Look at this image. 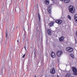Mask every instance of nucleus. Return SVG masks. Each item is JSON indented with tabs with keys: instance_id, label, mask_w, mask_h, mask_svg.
<instances>
[{
	"instance_id": "nucleus-1",
	"label": "nucleus",
	"mask_w": 77,
	"mask_h": 77,
	"mask_svg": "<svg viewBox=\"0 0 77 77\" xmlns=\"http://www.w3.org/2000/svg\"><path fill=\"white\" fill-rule=\"evenodd\" d=\"M69 12L72 14H74L75 12L74 7H73L72 6H70L69 7Z\"/></svg>"
},
{
	"instance_id": "nucleus-2",
	"label": "nucleus",
	"mask_w": 77,
	"mask_h": 77,
	"mask_svg": "<svg viewBox=\"0 0 77 77\" xmlns=\"http://www.w3.org/2000/svg\"><path fill=\"white\" fill-rule=\"evenodd\" d=\"M72 71L73 72V75H77V69L75 67H72Z\"/></svg>"
},
{
	"instance_id": "nucleus-3",
	"label": "nucleus",
	"mask_w": 77,
	"mask_h": 77,
	"mask_svg": "<svg viewBox=\"0 0 77 77\" xmlns=\"http://www.w3.org/2000/svg\"><path fill=\"white\" fill-rule=\"evenodd\" d=\"M66 50L68 51V52H72L73 50H74V49L72 48V47H70L69 48H66Z\"/></svg>"
},
{
	"instance_id": "nucleus-4",
	"label": "nucleus",
	"mask_w": 77,
	"mask_h": 77,
	"mask_svg": "<svg viewBox=\"0 0 77 77\" xmlns=\"http://www.w3.org/2000/svg\"><path fill=\"white\" fill-rule=\"evenodd\" d=\"M62 54V51H59L57 52V54L58 57H60Z\"/></svg>"
},
{
	"instance_id": "nucleus-5",
	"label": "nucleus",
	"mask_w": 77,
	"mask_h": 77,
	"mask_svg": "<svg viewBox=\"0 0 77 77\" xmlns=\"http://www.w3.org/2000/svg\"><path fill=\"white\" fill-rule=\"evenodd\" d=\"M56 71L55 70V69L54 67L52 68L50 70V72L52 74H54L55 73Z\"/></svg>"
},
{
	"instance_id": "nucleus-6",
	"label": "nucleus",
	"mask_w": 77,
	"mask_h": 77,
	"mask_svg": "<svg viewBox=\"0 0 77 77\" xmlns=\"http://www.w3.org/2000/svg\"><path fill=\"white\" fill-rule=\"evenodd\" d=\"M55 22L56 23L58 24H60L62 23V20H55Z\"/></svg>"
},
{
	"instance_id": "nucleus-7",
	"label": "nucleus",
	"mask_w": 77,
	"mask_h": 77,
	"mask_svg": "<svg viewBox=\"0 0 77 77\" xmlns=\"http://www.w3.org/2000/svg\"><path fill=\"white\" fill-rule=\"evenodd\" d=\"M51 57H52L53 58H54L56 56V55L55 54V53L54 52L52 51V53L51 54Z\"/></svg>"
},
{
	"instance_id": "nucleus-8",
	"label": "nucleus",
	"mask_w": 77,
	"mask_h": 77,
	"mask_svg": "<svg viewBox=\"0 0 77 77\" xmlns=\"http://www.w3.org/2000/svg\"><path fill=\"white\" fill-rule=\"evenodd\" d=\"M60 1H63L64 3H69V2H70V0H60Z\"/></svg>"
},
{
	"instance_id": "nucleus-9",
	"label": "nucleus",
	"mask_w": 77,
	"mask_h": 77,
	"mask_svg": "<svg viewBox=\"0 0 77 77\" xmlns=\"http://www.w3.org/2000/svg\"><path fill=\"white\" fill-rule=\"evenodd\" d=\"M64 39V37H62L59 38V41L60 42H63Z\"/></svg>"
},
{
	"instance_id": "nucleus-10",
	"label": "nucleus",
	"mask_w": 77,
	"mask_h": 77,
	"mask_svg": "<svg viewBox=\"0 0 77 77\" xmlns=\"http://www.w3.org/2000/svg\"><path fill=\"white\" fill-rule=\"evenodd\" d=\"M74 19L75 20V22L77 23V14H75L74 16Z\"/></svg>"
},
{
	"instance_id": "nucleus-11",
	"label": "nucleus",
	"mask_w": 77,
	"mask_h": 77,
	"mask_svg": "<svg viewBox=\"0 0 77 77\" xmlns=\"http://www.w3.org/2000/svg\"><path fill=\"white\" fill-rule=\"evenodd\" d=\"M45 3L46 5H49V4H50V2L46 0L45 1Z\"/></svg>"
},
{
	"instance_id": "nucleus-12",
	"label": "nucleus",
	"mask_w": 77,
	"mask_h": 77,
	"mask_svg": "<svg viewBox=\"0 0 77 77\" xmlns=\"http://www.w3.org/2000/svg\"><path fill=\"white\" fill-rule=\"evenodd\" d=\"M48 33L49 35H51V30L50 29H48Z\"/></svg>"
},
{
	"instance_id": "nucleus-13",
	"label": "nucleus",
	"mask_w": 77,
	"mask_h": 77,
	"mask_svg": "<svg viewBox=\"0 0 77 77\" xmlns=\"http://www.w3.org/2000/svg\"><path fill=\"white\" fill-rule=\"evenodd\" d=\"M54 24V23L53 22H51L49 24V26H50V27H52V26H53Z\"/></svg>"
},
{
	"instance_id": "nucleus-14",
	"label": "nucleus",
	"mask_w": 77,
	"mask_h": 77,
	"mask_svg": "<svg viewBox=\"0 0 77 77\" xmlns=\"http://www.w3.org/2000/svg\"><path fill=\"white\" fill-rule=\"evenodd\" d=\"M2 69H1V70L2 71H3V68H5V63H2Z\"/></svg>"
},
{
	"instance_id": "nucleus-15",
	"label": "nucleus",
	"mask_w": 77,
	"mask_h": 77,
	"mask_svg": "<svg viewBox=\"0 0 77 77\" xmlns=\"http://www.w3.org/2000/svg\"><path fill=\"white\" fill-rule=\"evenodd\" d=\"M71 77V74L70 73H67L66 74L65 77Z\"/></svg>"
},
{
	"instance_id": "nucleus-16",
	"label": "nucleus",
	"mask_w": 77,
	"mask_h": 77,
	"mask_svg": "<svg viewBox=\"0 0 77 77\" xmlns=\"http://www.w3.org/2000/svg\"><path fill=\"white\" fill-rule=\"evenodd\" d=\"M48 12L50 14H51V10L48 9Z\"/></svg>"
},
{
	"instance_id": "nucleus-17",
	"label": "nucleus",
	"mask_w": 77,
	"mask_h": 77,
	"mask_svg": "<svg viewBox=\"0 0 77 77\" xmlns=\"http://www.w3.org/2000/svg\"><path fill=\"white\" fill-rule=\"evenodd\" d=\"M5 34L6 35V38H7V37H8V31H7V29L6 30V31L5 32Z\"/></svg>"
},
{
	"instance_id": "nucleus-18",
	"label": "nucleus",
	"mask_w": 77,
	"mask_h": 77,
	"mask_svg": "<svg viewBox=\"0 0 77 77\" xmlns=\"http://www.w3.org/2000/svg\"><path fill=\"white\" fill-rule=\"evenodd\" d=\"M8 66H9V67H11V66H12V62H11V63H8Z\"/></svg>"
},
{
	"instance_id": "nucleus-19",
	"label": "nucleus",
	"mask_w": 77,
	"mask_h": 77,
	"mask_svg": "<svg viewBox=\"0 0 77 77\" xmlns=\"http://www.w3.org/2000/svg\"><path fill=\"white\" fill-rule=\"evenodd\" d=\"M34 54H36V49H34Z\"/></svg>"
},
{
	"instance_id": "nucleus-20",
	"label": "nucleus",
	"mask_w": 77,
	"mask_h": 77,
	"mask_svg": "<svg viewBox=\"0 0 77 77\" xmlns=\"http://www.w3.org/2000/svg\"><path fill=\"white\" fill-rule=\"evenodd\" d=\"M51 8H52L51 6H49L48 7V9L51 10Z\"/></svg>"
},
{
	"instance_id": "nucleus-21",
	"label": "nucleus",
	"mask_w": 77,
	"mask_h": 77,
	"mask_svg": "<svg viewBox=\"0 0 77 77\" xmlns=\"http://www.w3.org/2000/svg\"><path fill=\"white\" fill-rule=\"evenodd\" d=\"M38 18H39V21H40V15L39 14V13H38Z\"/></svg>"
},
{
	"instance_id": "nucleus-22",
	"label": "nucleus",
	"mask_w": 77,
	"mask_h": 77,
	"mask_svg": "<svg viewBox=\"0 0 77 77\" xmlns=\"http://www.w3.org/2000/svg\"><path fill=\"white\" fill-rule=\"evenodd\" d=\"M68 18L69 19V20H71V17H70L69 15H68Z\"/></svg>"
},
{
	"instance_id": "nucleus-23",
	"label": "nucleus",
	"mask_w": 77,
	"mask_h": 77,
	"mask_svg": "<svg viewBox=\"0 0 77 77\" xmlns=\"http://www.w3.org/2000/svg\"><path fill=\"white\" fill-rule=\"evenodd\" d=\"M70 56L72 57V58H73V57H74V55L72 54H70Z\"/></svg>"
},
{
	"instance_id": "nucleus-24",
	"label": "nucleus",
	"mask_w": 77,
	"mask_h": 77,
	"mask_svg": "<svg viewBox=\"0 0 77 77\" xmlns=\"http://www.w3.org/2000/svg\"><path fill=\"white\" fill-rule=\"evenodd\" d=\"M36 54H35L34 56L33 57V58H34V59H35L36 58Z\"/></svg>"
},
{
	"instance_id": "nucleus-25",
	"label": "nucleus",
	"mask_w": 77,
	"mask_h": 77,
	"mask_svg": "<svg viewBox=\"0 0 77 77\" xmlns=\"http://www.w3.org/2000/svg\"><path fill=\"white\" fill-rule=\"evenodd\" d=\"M16 9L17 10H20V8L19 7H18V8H16Z\"/></svg>"
},
{
	"instance_id": "nucleus-26",
	"label": "nucleus",
	"mask_w": 77,
	"mask_h": 77,
	"mask_svg": "<svg viewBox=\"0 0 77 77\" xmlns=\"http://www.w3.org/2000/svg\"><path fill=\"white\" fill-rule=\"evenodd\" d=\"M39 24V21H38V23H36V24H37V25H38Z\"/></svg>"
},
{
	"instance_id": "nucleus-27",
	"label": "nucleus",
	"mask_w": 77,
	"mask_h": 77,
	"mask_svg": "<svg viewBox=\"0 0 77 77\" xmlns=\"http://www.w3.org/2000/svg\"><path fill=\"white\" fill-rule=\"evenodd\" d=\"M25 56H26V55L25 54H24L23 57V58H24V57H25Z\"/></svg>"
},
{
	"instance_id": "nucleus-28",
	"label": "nucleus",
	"mask_w": 77,
	"mask_h": 77,
	"mask_svg": "<svg viewBox=\"0 0 77 77\" xmlns=\"http://www.w3.org/2000/svg\"><path fill=\"white\" fill-rule=\"evenodd\" d=\"M0 77H3V75H2V74L0 75Z\"/></svg>"
},
{
	"instance_id": "nucleus-29",
	"label": "nucleus",
	"mask_w": 77,
	"mask_h": 77,
	"mask_svg": "<svg viewBox=\"0 0 77 77\" xmlns=\"http://www.w3.org/2000/svg\"><path fill=\"white\" fill-rule=\"evenodd\" d=\"M24 37H25L26 36V33L24 34Z\"/></svg>"
},
{
	"instance_id": "nucleus-30",
	"label": "nucleus",
	"mask_w": 77,
	"mask_h": 77,
	"mask_svg": "<svg viewBox=\"0 0 77 77\" xmlns=\"http://www.w3.org/2000/svg\"><path fill=\"white\" fill-rule=\"evenodd\" d=\"M76 36L77 37V31L76 32Z\"/></svg>"
},
{
	"instance_id": "nucleus-31",
	"label": "nucleus",
	"mask_w": 77,
	"mask_h": 77,
	"mask_svg": "<svg viewBox=\"0 0 77 77\" xmlns=\"http://www.w3.org/2000/svg\"><path fill=\"white\" fill-rule=\"evenodd\" d=\"M17 42H18V43L19 42V40H18L17 41Z\"/></svg>"
},
{
	"instance_id": "nucleus-32",
	"label": "nucleus",
	"mask_w": 77,
	"mask_h": 77,
	"mask_svg": "<svg viewBox=\"0 0 77 77\" xmlns=\"http://www.w3.org/2000/svg\"><path fill=\"white\" fill-rule=\"evenodd\" d=\"M25 49L26 50V51H27V50L26 49V46L24 47Z\"/></svg>"
},
{
	"instance_id": "nucleus-33",
	"label": "nucleus",
	"mask_w": 77,
	"mask_h": 77,
	"mask_svg": "<svg viewBox=\"0 0 77 77\" xmlns=\"http://www.w3.org/2000/svg\"><path fill=\"white\" fill-rule=\"evenodd\" d=\"M57 77H59V75H57Z\"/></svg>"
},
{
	"instance_id": "nucleus-34",
	"label": "nucleus",
	"mask_w": 77,
	"mask_h": 77,
	"mask_svg": "<svg viewBox=\"0 0 77 77\" xmlns=\"http://www.w3.org/2000/svg\"><path fill=\"white\" fill-rule=\"evenodd\" d=\"M34 77H36V75H35V76H34Z\"/></svg>"
},
{
	"instance_id": "nucleus-35",
	"label": "nucleus",
	"mask_w": 77,
	"mask_h": 77,
	"mask_svg": "<svg viewBox=\"0 0 77 77\" xmlns=\"http://www.w3.org/2000/svg\"><path fill=\"white\" fill-rule=\"evenodd\" d=\"M24 62V61H23V63Z\"/></svg>"
},
{
	"instance_id": "nucleus-36",
	"label": "nucleus",
	"mask_w": 77,
	"mask_h": 77,
	"mask_svg": "<svg viewBox=\"0 0 77 77\" xmlns=\"http://www.w3.org/2000/svg\"><path fill=\"white\" fill-rule=\"evenodd\" d=\"M15 12H16V9H15Z\"/></svg>"
},
{
	"instance_id": "nucleus-37",
	"label": "nucleus",
	"mask_w": 77,
	"mask_h": 77,
	"mask_svg": "<svg viewBox=\"0 0 77 77\" xmlns=\"http://www.w3.org/2000/svg\"><path fill=\"white\" fill-rule=\"evenodd\" d=\"M17 28L18 27V26H17Z\"/></svg>"
},
{
	"instance_id": "nucleus-38",
	"label": "nucleus",
	"mask_w": 77,
	"mask_h": 77,
	"mask_svg": "<svg viewBox=\"0 0 77 77\" xmlns=\"http://www.w3.org/2000/svg\"><path fill=\"white\" fill-rule=\"evenodd\" d=\"M24 30H25V29H24Z\"/></svg>"
},
{
	"instance_id": "nucleus-39",
	"label": "nucleus",
	"mask_w": 77,
	"mask_h": 77,
	"mask_svg": "<svg viewBox=\"0 0 77 77\" xmlns=\"http://www.w3.org/2000/svg\"><path fill=\"white\" fill-rule=\"evenodd\" d=\"M52 0V1H53V0Z\"/></svg>"
}]
</instances>
